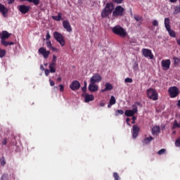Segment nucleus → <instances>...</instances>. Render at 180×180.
I'll return each instance as SVG.
<instances>
[{"label": "nucleus", "mask_w": 180, "mask_h": 180, "mask_svg": "<svg viewBox=\"0 0 180 180\" xmlns=\"http://www.w3.org/2000/svg\"><path fill=\"white\" fill-rule=\"evenodd\" d=\"M112 32L114 34H117V36H120V37H122V39H124V37L127 36V32H126V30L120 25H116L112 27Z\"/></svg>", "instance_id": "1"}, {"label": "nucleus", "mask_w": 180, "mask_h": 180, "mask_svg": "<svg viewBox=\"0 0 180 180\" xmlns=\"http://www.w3.org/2000/svg\"><path fill=\"white\" fill-rule=\"evenodd\" d=\"M113 9H115L113 4L112 3H108L101 12V18H108L113 12Z\"/></svg>", "instance_id": "2"}, {"label": "nucleus", "mask_w": 180, "mask_h": 180, "mask_svg": "<svg viewBox=\"0 0 180 180\" xmlns=\"http://www.w3.org/2000/svg\"><path fill=\"white\" fill-rule=\"evenodd\" d=\"M112 16L114 18H122V16H124V8L122 6H117L112 11Z\"/></svg>", "instance_id": "3"}, {"label": "nucleus", "mask_w": 180, "mask_h": 180, "mask_svg": "<svg viewBox=\"0 0 180 180\" xmlns=\"http://www.w3.org/2000/svg\"><path fill=\"white\" fill-rule=\"evenodd\" d=\"M53 37L60 44L62 47H64L65 46V40L64 39V36H63V34L55 31L53 32Z\"/></svg>", "instance_id": "4"}, {"label": "nucleus", "mask_w": 180, "mask_h": 180, "mask_svg": "<svg viewBox=\"0 0 180 180\" xmlns=\"http://www.w3.org/2000/svg\"><path fill=\"white\" fill-rule=\"evenodd\" d=\"M146 95L148 99H152V101H158V94L154 89H148L146 91Z\"/></svg>", "instance_id": "5"}, {"label": "nucleus", "mask_w": 180, "mask_h": 180, "mask_svg": "<svg viewBox=\"0 0 180 180\" xmlns=\"http://www.w3.org/2000/svg\"><path fill=\"white\" fill-rule=\"evenodd\" d=\"M170 98H176L179 95V89L176 86L169 87L168 89Z\"/></svg>", "instance_id": "6"}, {"label": "nucleus", "mask_w": 180, "mask_h": 180, "mask_svg": "<svg viewBox=\"0 0 180 180\" xmlns=\"http://www.w3.org/2000/svg\"><path fill=\"white\" fill-rule=\"evenodd\" d=\"M142 54L146 58H148V57L150 60H153V58H154V55L153 54V52L150 49H142Z\"/></svg>", "instance_id": "7"}, {"label": "nucleus", "mask_w": 180, "mask_h": 180, "mask_svg": "<svg viewBox=\"0 0 180 180\" xmlns=\"http://www.w3.org/2000/svg\"><path fill=\"white\" fill-rule=\"evenodd\" d=\"M102 81V77L99 74H95L90 79L91 84H99Z\"/></svg>", "instance_id": "8"}, {"label": "nucleus", "mask_w": 180, "mask_h": 180, "mask_svg": "<svg viewBox=\"0 0 180 180\" xmlns=\"http://www.w3.org/2000/svg\"><path fill=\"white\" fill-rule=\"evenodd\" d=\"M39 54H41L44 58L46 59L50 56V51H47L46 48L41 47L38 50Z\"/></svg>", "instance_id": "9"}, {"label": "nucleus", "mask_w": 180, "mask_h": 180, "mask_svg": "<svg viewBox=\"0 0 180 180\" xmlns=\"http://www.w3.org/2000/svg\"><path fill=\"white\" fill-rule=\"evenodd\" d=\"M70 88L72 91H78L81 88V84L77 80H74L70 85Z\"/></svg>", "instance_id": "10"}, {"label": "nucleus", "mask_w": 180, "mask_h": 180, "mask_svg": "<svg viewBox=\"0 0 180 180\" xmlns=\"http://www.w3.org/2000/svg\"><path fill=\"white\" fill-rule=\"evenodd\" d=\"M161 65L163 70H169V67H171V60L169 59L162 60Z\"/></svg>", "instance_id": "11"}, {"label": "nucleus", "mask_w": 180, "mask_h": 180, "mask_svg": "<svg viewBox=\"0 0 180 180\" xmlns=\"http://www.w3.org/2000/svg\"><path fill=\"white\" fill-rule=\"evenodd\" d=\"M18 10L21 12V13H23L25 15L29 11H30V6L26 5H21L18 6Z\"/></svg>", "instance_id": "12"}, {"label": "nucleus", "mask_w": 180, "mask_h": 180, "mask_svg": "<svg viewBox=\"0 0 180 180\" xmlns=\"http://www.w3.org/2000/svg\"><path fill=\"white\" fill-rule=\"evenodd\" d=\"M140 131V127L137 125H133L132 127V137L133 139H137V136H139V133Z\"/></svg>", "instance_id": "13"}, {"label": "nucleus", "mask_w": 180, "mask_h": 180, "mask_svg": "<svg viewBox=\"0 0 180 180\" xmlns=\"http://www.w3.org/2000/svg\"><path fill=\"white\" fill-rule=\"evenodd\" d=\"M63 26L64 29H65V30H67L69 33L72 32V27H71V24H70V21L63 20Z\"/></svg>", "instance_id": "14"}, {"label": "nucleus", "mask_w": 180, "mask_h": 180, "mask_svg": "<svg viewBox=\"0 0 180 180\" xmlns=\"http://www.w3.org/2000/svg\"><path fill=\"white\" fill-rule=\"evenodd\" d=\"M11 36H12V34L8 32V31H2V32L0 33L1 40H7Z\"/></svg>", "instance_id": "15"}, {"label": "nucleus", "mask_w": 180, "mask_h": 180, "mask_svg": "<svg viewBox=\"0 0 180 180\" xmlns=\"http://www.w3.org/2000/svg\"><path fill=\"white\" fill-rule=\"evenodd\" d=\"M0 12L3 15L4 18H6V15H8L9 9H8V8H6L4 4H0Z\"/></svg>", "instance_id": "16"}, {"label": "nucleus", "mask_w": 180, "mask_h": 180, "mask_svg": "<svg viewBox=\"0 0 180 180\" xmlns=\"http://www.w3.org/2000/svg\"><path fill=\"white\" fill-rule=\"evenodd\" d=\"M160 131H161V128L158 126H155L152 129V134L153 136H158V134H160Z\"/></svg>", "instance_id": "17"}, {"label": "nucleus", "mask_w": 180, "mask_h": 180, "mask_svg": "<svg viewBox=\"0 0 180 180\" xmlns=\"http://www.w3.org/2000/svg\"><path fill=\"white\" fill-rule=\"evenodd\" d=\"M89 91H90V92H96L98 91V85L90 83L89 85Z\"/></svg>", "instance_id": "18"}, {"label": "nucleus", "mask_w": 180, "mask_h": 180, "mask_svg": "<svg viewBox=\"0 0 180 180\" xmlns=\"http://www.w3.org/2000/svg\"><path fill=\"white\" fill-rule=\"evenodd\" d=\"M53 20H56V22H60V20H64L63 18V13H58V15H53L52 16Z\"/></svg>", "instance_id": "19"}, {"label": "nucleus", "mask_w": 180, "mask_h": 180, "mask_svg": "<svg viewBox=\"0 0 180 180\" xmlns=\"http://www.w3.org/2000/svg\"><path fill=\"white\" fill-rule=\"evenodd\" d=\"M85 102L86 103L91 102V101H94L95 97H94L92 95L86 94L84 96Z\"/></svg>", "instance_id": "20"}, {"label": "nucleus", "mask_w": 180, "mask_h": 180, "mask_svg": "<svg viewBox=\"0 0 180 180\" xmlns=\"http://www.w3.org/2000/svg\"><path fill=\"white\" fill-rule=\"evenodd\" d=\"M154 138L153 136H148L143 140V144H150V141H153Z\"/></svg>", "instance_id": "21"}, {"label": "nucleus", "mask_w": 180, "mask_h": 180, "mask_svg": "<svg viewBox=\"0 0 180 180\" xmlns=\"http://www.w3.org/2000/svg\"><path fill=\"white\" fill-rule=\"evenodd\" d=\"M165 26L166 30L171 28V25H169V18H165Z\"/></svg>", "instance_id": "22"}, {"label": "nucleus", "mask_w": 180, "mask_h": 180, "mask_svg": "<svg viewBox=\"0 0 180 180\" xmlns=\"http://www.w3.org/2000/svg\"><path fill=\"white\" fill-rule=\"evenodd\" d=\"M124 115L127 117H130L131 116L133 117V116H134V114H133V111H131V110H125Z\"/></svg>", "instance_id": "23"}, {"label": "nucleus", "mask_w": 180, "mask_h": 180, "mask_svg": "<svg viewBox=\"0 0 180 180\" xmlns=\"http://www.w3.org/2000/svg\"><path fill=\"white\" fill-rule=\"evenodd\" d=\"M49 71L51 73L56 72V64L55 63H51L49 65Z\"/></svg>", "instance_id": "24"}, {"label": "nucleus", "mask_w": 180, "mask_h": 180, "mask_svg": "<svg viewBox=\"0 0 180 180\" xmlns=\"http://www.w3.org/2000/svg\"><path fill=\"white\" fill-rule=\"evenodd\" d=\"M167 30V32L171 37H175L176 36V34H175V31L171 30V28H167V30Z\"/></svg>", "instance_id": "25"}, {"label": "nucleus", "mask_w": 180, "mask_h": 180, "mask_svg": "<svg viewBox=\"0 0 180 180\" xmlns=\"http://www.w3.org/2000/svg\"><path fill=\"white\" fill-rule=\"evenodd\" d=\"M6 56V50L0 48V58H4Z\"/></svg>", "instance_id": "26"}, {"label": "nucleus", "mask_w": 180, "mask_h": 180, "mask_svg": "<svg viewBox=\"0 0 180 180\" xmlns=\"http://www.w3.org/2000/svg\"><path fill=\"white\" fill-rule=\"evenodd\" d=\"M105 86V89L108 91H112V89H113V86L110 83H106Z\"/></svg>", "instance_id": "27"}, {"label": "nucleus", "mask_w": 180, "mask_h": 180, "mask_svg": "<svg viewBox=\"0 0 180 180\" xmlns=\"http://www.w3.org/2000/svg\"><path fill=\"white\" fill-rule=\"evenodd\" d=\"M0 164L1 167H5V165H6V160H5V157L3 156L0 158Z\"/></svg>", "instance_id": "28"}, {"label": "nucleus", "mask_w": 180, "mask_h": 180, "mask_svg": "<svg viewBox=\"0 0 180 180\" xmlns=\"http://www.w3.org/2000/svg\"><path fill=\"white\" fill-rule=\"evenodd\" d=\"M1 44L2 46H4V47H8L9 46V42L6 41V39H3L1 41Z\"/></svg>", "instance_id": "29"}, {"label": "nucleus", "mask_w": 180, "mask_h": 180, "mask_svg": "<svg viewBox=\"0 0 180 180\" xmlns=\"http://www.w3.org/2000/svg\"><path fill=\"white\" fill-rule=\"evenodd\" d=\"M0 180H9V174H4Z\"/></svg>", "instance_id": "30"}, {"label": "nucleus", "mask_w": 180, "mask_h": 180, "mask_svg": "<svg viewBox=\"0 0 180 180\" xmlns=\"http://www.w3.org/2000/svg\"><path fill=\"white\" fill-rule=\"evenodd\" d=\"M180 129V123H178V121L174 120V124H173V129Z\"/></svg>", "instance_id": "31"}, {"label": "nucleus", "mask_w": 180, "mask_h": 180, "mask_svg": "<svg viewBox=\"0 0 180 180\" xmlns=\"http://www.w3.org/2000/svg\"><path fill=\"white\" fill-rule=\"evenodd\" d=\"M110 103H111V105H115L116 104V98L114 97V96H112L110 97Z\"/></svg>", "instance_id": "32"}, {"label": "nucleus", "mask_w": 180, "mask_h": 180, "mask_svg": "<svg viewBox=\"0 0 180 180\" xmlns=\"http://www.w3.org/2000/svg\"><path fill=\"white\" fill-rule=\"evenodd\" d=\"M178 13H180V6L174 7V15H178Z\"/></svg>", "instance_id": "33"}, {"label": "nucleus", "mask_w": 180, "mask_h": 180, "mask_svg": "<svg viewBox=\"0 0 180 180\" xmlns=\"http://www.w3.org/2000/svg\"><path fill=\"white\" fill-rule=\"evenodd\" d=\"M27 2H32L34 5H39L40 4V0H28Z\"/></svg>", "instance_id": "34"}, {"label": "nucleus", "mask_w": 180, "mask_h": 180, "mask_svg": "<svg viewBox=\"0 0 180 180\" xmlns=\"http://www.w3.org/2000/svg\"><path fill=\"white\" fill-rule=\"evenodd\" d=\"M124 113V111L123 110H117L115 111V116H119V115H123Z\"/></svg>", "instance_id": "35"}, {"label": "nucleus", "mask_w": 180, "mask_h": 180, "mask_svg": "<svg viewBox=\"0 0 180 180\" xmlns=\"http://www.w3.org/2000/svg\"><path fill=\"white\" fill-rule=\"evenodd\" d=\"M167 152L166 149H161L158 152V155H162Z\"/></svg>", "instance_id": "36"}, {"label": "nucleus", "mask_w": 180, "mask_h": 180, "mask_svg": "<svg viewBox=\"0 0 180 180\" xmlns=\"http://www.w3.org/2000/svg\"><path fill=\"white\" fill-rule=\"evenodd\" d=\"M113 176L115 180H120V176L117 174V172H114L113 173Z\"/></svg>", "instance_id": "37"}, {"label": "nucleus", "mask_w": 180, "mask_h": 180, "mask_svg": "<svg viewBox=\"0 0 180 180\" xmlns=\"http://www.w3.org/2000/svg\"><path fill=\"white\" fill-rule=\"evenodd\" d=\"M124 82L126 84L129 83V84H131V82H133V79L130 78V77H127L124 79Z\"/></svg>", "instance_id": "38"}, {"label": "nucleus", "mask_w": 180, "mask_h": 180, "mask_svg": "<svg viewBox=\"0 0 180 180\" xmlns=\"http://www.w3.org/2000/svg\"><path fill=\"white\" fill-rule=\"evenodd\" d=\"M52 64H56L57 63V56L56 55L53 56V60H52Z\"/></svg>", "instance_id": "39"}, {"label": "nucleus", "mask_w": 180, "mask_h": 180, "mask_svg": "<svg viewBox=\"0 0 180 180\" xmlns=\"http://www.w3.org/2000/svg\"><path fill=\"white\" fill-rule=\"evenodd\" d=\"M176 147H180V138L177 139L175 141Z\"/></svg>", "instance_id": "40"}, {"label": "nucleus", "mask_w": 180, "mask_h": 180, "mask_svg": "<svg viewBox=\"0 0 180 180\" xmlns=\"http://www.w3.org/2000/svg\"><path fill=\"white\" fill-rule=\"evenodd\" d=\"M123 1L124 0H112V2H114V4H117L118 5H120V4H122Z\"/></svg>", "instance_id": "41"}, {"label": "nucleus", "mask_w": 180, "mask_h": 180, "mask_svg": "<svg viewBox=\"0 0 180 180\" xmlns=\"http://www.w3.org/2000/svg\"><path fill=\"white\" fill-rule=\"evenodd\" d=\"M152 25L153 26H158V21L157 20H153Z\"/></svg>", "instance_id": "42"}, {"label": "nucleus", "mask_w": 180, "mask_h": 180, "mask_svg": "<svg viewBox=\"0 0 180 180\" xmlns=\"http://www.w3.org/2000/svg\"><path fill=\"white\" fill-rule=\"evenodd\" d=\"M46 46H47L49 49H51V47L53 46L51 45V41H46Z\"/></svg>", "instance_id": "43"}, {"label": "nucleus", "mask_w": 180, "mask_h": 180, "mask_svg": "<svg viewBox=\"0 0 180 180\" xmlns=\"http://www.w3.org/2000/svg\"><path fill=\"white\" fill-rule=\"evenodd\" d=\"M51 39V35H50V32H47L46 37V40H50Z\"/></svg>", "instance_id": "44"}, {"label": "nucleus", "mask_w": 180, "mask_h": 180, "mask_svg": "<svg viewBox=\"0 0 180 180\" xmlns=\"http://www.w3.org/2000/svg\"><path fill=\"white\" fill-rule=\"evenodd\" d=\"M136 120H137V117H136V116H133L132 117V122H131L132 124H136Z\"/></svg>", "instance_id": "45"}, {"label": "nucleus", "mask_w": 180, "mask_h": 180, "mask_svg": "<svg viewBox=\"0 0 180 180\" xmlns=\"http://www.w3.org/2000/svg\"><path fill=\"white\" fill-rule=\"evenodd\" d=\"M45 75H46V77H49V75L50 74V70H49V69H45Z\"/></svg>", "instance_id": "46"}, {"label": "nucleus", "mask_w": 180, "mask_h": 180, "mask_svg": "<svg viewBox=\"0 0 180 180\" xmlns=\"http://www.w3.org/2000/svg\"><path fill=\"white\" fill-rule=\"evenodd\" d=\"M49 82H50L51 86H54L56 85V82H54V81L51 80V79H49Z\"/></svg>", "instance_id": "47"}, {"label": "nucleus", "mask_w": 180, "mask_h": 180, "mask_svg": "<svg viewBox=\"0 0 180 180\" xmlns=\"http://www.w3.org/2000/svg\"><path fill=\"white\" fill-rule=\"evenodd\" d=\"M134 18L135 20H136V22H140V16L135 15L134 16Z\"/></svg>", "instance_id": "48"}, {"label": "nucleus", "mask_w": 180, "mask_h": 180, "mask_svg": "<svg viewBox=\"0 0 180 180\" xmlns=\"http://www.w3.org/2000/svg\"><path fill=\"white\" fill-rule=\"evenodd\" d=\"M60 92H64V86L63 84L59 85Z\"/></svg>", "instance_id": "49"}, {"label": "nucleus", "mask_w": 180, "mask_h": 180, "mask_svg": "<svg viewBox=\"0 0 180 180\" xmlns=\"http://www.w3.org/2000/svg\"><path fill=\"white\" fill-rule=\"evenodd\" d=\"M7 143H8V141H7L6 138L4 139V140L2 141L3 146H6Z\"/></svg>", "instance_id": "50"}, {"label": "nucleus", "mask_w": 180, "mask_h": 180, "mask_svg": "<svg viewBox=\"0 0 180 180\" xmlns=\"http://www.w3.org/2000/svg\"><path fill=\"white\" fill-rule=\"evenodd\" d=\"M133 114L137 113V107L134 108L132 110H131Z\"/></svg>", "instance_id": "51"}, {"label": "nucleus", "mask_w": 180, "mask_h": 180, "mask_svg": "<svg viewBox=\"0 0 180 180\" xmlns=\"http://www.w3.org/2000/svg\"><path fill=\"white\" fill-rule=\"evenodd\" d=\"M13 2H15V0H8V5H12V4H13Z\"/></svg>", "instance_id": "52"}, {"label": "nucleus", "mask_w": 180, "mask_h": 180, "mask_svg": "<svg viewBox=\"0 0 180 180\" xmlns=\"http://www.w3.org/2000/svg\"><path fill=\"white\" fill-rule=\"evenodd\" d=\"M126 122H127V124H128V126H131V124H130V123H129V122H130V118H127Z\"/></svg>", "instance_id": "53"}, {"label": "nucleus", "mask_w": 180, "mask_h": 180, "mask_svg": "<svg viewBox=\"0 0 180 180\" xmlns=\"http://www.w3.org/2000/svg\"><path fill=\"white\" fill-rule=\"evenodd\" d=\"M82 92H86V86H84L82 88Z\"/></svg>", "instance_id": "54"}, {"label": "nucleus", "mask_w": 180, "mask_h": 180, "mask_svg": "<svg viewBox=\"0 0 180 180\" xmlns=\"http://www.w3.org/2000/svg\"><path fill=\"white\" fill-rule=\"evenodd\" d=\"M174 64H178L179 59L178 58H174Z\"/></svg>", "instance_id": "55"}, {"label": "nucleus", "mask_w": 180, "mask_h": 180, "mask_svg": "<svg viewBox=\"0 0 180 180\" xmlns=\"http://www.w3.org/2000/svg\"><path fill=\"white\" fill-rule=\"evenodd\" d=\"M178 0H169V2H172V4H175Z\"/></svg>", "instance_id": "56"}, {"label": "nucleus", "mask_w": 180, "mask_h": 180, "mask_svg": "<svg viewBox=\"0 0 180 180\" xmlns=\"http://www.w3.org/2000/svg\"><path fill=\"white\" fill-rule=\"evenodd\" d=\"M112 106H113V104H111L110 103H109V104L108 105V108H112Z\"/></svg>", "instance_id": "57"}, {"label": "nucleus", "mask_w": 180, "mask_h": 180, "mask_svg": "<svg viewBox=\"0 0 180 180\" xmlns=\"http://www.w3.org/2000/svg\"><path fill=\"white\" fill-rule=\"evenodd\" d=\"M13 44H15V43L13 41L8 42V46H13Z\"/></svg>", "instance_id": "58"}, {"label": "nucleus", "mask_w": 180, "mask_h": 180, "mask_svg": "<svg viewBox=\"0 0 180 180\" xmlns=\"http://www.w3.org/2000/svg\"><path fill=\"white\" fill-rule=\"evenodd\" d=\"M51 50H53V51H55V50H57V49H56L54 46H51Z\"/></svg>", "instance_id": "59"}, {"label": "nucleus", "mask_w": 180, "mask_h": 180, "mask_svg": "<svg viewBox=\"0 0 180 180\" xmlns=\"http://www.w3.org/2000/svg\"><path fill=\"white\" fill-rule=\"evenodd\" d=\"M106 91H108L106 90V88L101 89V92H106Z\"/></svg>", "instance_id": "60"}, {"label": "nucleus", "mask_w": 180, "mask_h": 180, "mask_svg": "<svg viewBox=\"0 0 180 180\" xmlns=\"http://www.w3.org/2000/svg\"><path fill=\"white\" fill-rule=\"evenodd\" d=\"M177 106L180 108V99L178 101Z\"/></svg>", "instance_id": "61"}, {"label": "nucleus", "mask_w": 180, "mask_h": 180, "mask_svg": "<svg viewBox=\"0 0 180 180\" xmlns=\"http://www.w3.org/2000/svg\"><path fill=\"white\" fill-rule=\"evenodd\" d=\"M100 106H102V107L105 106V103H101Z\"/></svg>", "instance_id": "62"}, {"label": "nucleus", "mask_w": 180, "mask_h": 180, "mask_svg": "<svg viewBox=\"0 0 180 180\" xmlns=\"http://www.w3.org/2000/svg\"><path fill=\"white\" fill-rule=\"evenodd\" d=\"M57 81H58L59 82H61V77H58V78L57 79Z\"/></svg>", "instance_id": "63"}, {"label": "nucleus", "mask_w": 180, "mask_h": 180, "mask_svg": "<svg viewBox=\"0 0 180 180\" xmlns=\"http://www.w3.org/2000/svg\"><path fill=\"white\" fill-rule=\"evenodd\" d=\"M84 86L86 87V82H84Z\"/></svg>", "instance_id": "64"}]
</instances>
